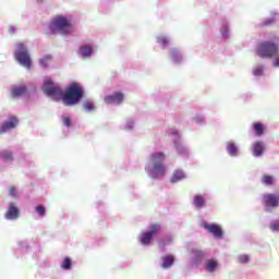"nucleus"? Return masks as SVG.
Listing matches in <instances>:
<instances>
[{
    "mask_svg": "<svg viewBox=\"0 0 279 279\" xmlns=\"http://www.w3.org/2000/svg\"><path fill=\"white\" fill-rule=\"evenodd\" d=\"M83 108L84 110H86V112H93V110H95V104H93V101L87 100L83 104Z\"/></svg>",
    "mask_w": 279,
    "mask_h": 279,
    "instance_id": "nucleus-25",
    "label": "nucleus"
},
{
    "mask_svg": "<svg viewBox=\"0 0 279 279\" xmlns=\"http://www.w3.org/2000/svg\"><path fill=\"white\" fill-rule=\"evenodd\" d=\"M157 43L161 45L162 47H166V45H169V39L166 37H158Z\"/></svg>",
    "mask_w": 279,
    "mask_h": 279,
    "instance_id": "nucleus-30",
    "label": "nucleus"
},
{
    "mask_svg": "<svg viewBox=\"0 0 279 279\" xmlns=\"http://www.w3.org/2000/svg\"><path fill=\"white\" fill-rule=\"evenodd\" d=\"M19 215H20L19 208L14 206V203H11L5 214V219H19Z\"/></svg>",
    "mask_w": 279,
    "mask_h": 279,
    "instance_id": "nucleus-12",
    "label": "nucleus"
},
{
    "mask_svg": "<svg viewBox=\"0 0 279 279\" xmlns=\"http://www.w3.org/2000/svg\"><path fill=\"white\" fill-rule=\"evenodd\" d=\"M9 195H11V197H16V187L14 186L10 187Z\"/></svg>",
    "mask_w": 279,
    "mask_h": 279,
    "instance_id": "nucleus-35",
    "label": "nucleus"
},
{
    "mask_svg": "<svg viewBox=\"0 0 279 279\" xmlns=\"http://www.w3.org/2000/svg\"><path fill=\"white\" fill-rule=\"evenodd\" d=\"M193 205L195 206V208H204L206 206V199L204 198V196L197 194L194 196V201H193Z\"/></svg>",
    "mask_w": 279,
    "mask_h": 279,
    "instance_id": "nucleus-15",
    "label": "nucleus"
},
{
    "mask_svg": "<svg viewBox=\"0 0 279 279\" xmlns=\"http://www.w3.org/2000/svg\"><path fill=\"white\" fill-rule=\"evenodd\" d=\"M125 96L121 92H114L105 98L106 104H122Z\"/></svg>",
    "mask_w": 279,
    "mask_h": 279,
    "instance_id": "nucleus-11",
    "label": "nucleus"
},
{
    "mask_svg": "<svg viewBox=\"0 0 279 279\" xmlns=\"http://www.w3.org/2000/svg\"><path fill=\"white\" fill-rule=\"evenodd\" d=\"M80 54L82 58H90L93 56V48L90 46H82L80 48Z\"/></svg>",
    "mask_w": 279,
    "mask_h": 279,
    "instance_id": "nucleus-17",
    "label": "nucleus"
},
{
    "mask_svg": "<svg viewBox=\"0 0 279 279\" xmlns=\"http://www.w3.org/2000/svg\"><path fill=\"white\" fill-rule=\"evenodd\" d=\"M263 202L266 208H278L279 206V198L276 194H264Z\"/></svg>",
    "mask_w": 279,
    "mask_h": 279,
    "instance_id": "nucleus-9",
    "label": "nucleus"
},
{
    "mask_svg": "<svg viewBox=\"0 0 279 279\" xmlns=\"http://www.w3.org/2000/svg\"><path fill=\"white\" fill-rule=\"evenodd\" d=\"M265 151V144L263 142H255L253 144V156L258 157Z\"/></svg>",
    "mask_w": 279,
    "mask_h": 279,
    "instance_id": "nucleus-13",
    "label": "nucleus"
},
{
    "mask_svg": "<svg viewBox=\"0 0 279 279\" xmlns=\"http://www.w3.org/2000/svg\"><path fill=\"white\" fill-rule=\"evenodd\" d=\"M239 263H241L242 265H245V263H250V256L247 255H240L238 257Z\"/></svg>",
    "mask_w": 279,
    "mask_h": 279,
    "instance_id": "nucleus-29",
    "label": "nucleus"
},
{
    "mask_svg": "<svg viewBox=\"0 0 279 279\" xmlns=\"http://www.w3.org/2000/svg\"><path fill=\"white\" fill-rule=\"evenodd\" d=\"M253 129L257 136H263V134H265V125L260 122L253 123Z\"/></svg>",
    "mask_w": 279,
    "mask_h": 279,
    "instance_id": "nucleus-19",
    "label": "nucleus"
},
{
    "mask_svg": "<svg viewBox=\"0 0 279 279\" xmlns=\"http://www.w3.org/2000/svg\"><path fill=\"white\" fill-rule=\"evenodd\" d=\"M12 97H23L27 93L25 85L15 86L12 88Z\"/></svg>",
    "mask_w": 279,
    "mask_h": 279,
    "instance_id": "nucleus-14",
    "label": "nucleus"
},
{
    "mask_svg": "<svg viewBox=\"0 0 279 279\" xmlns=\"http://www.w3.org/2000/svg\"><path fill=\"white\" fill-rule=\"evenodd\" d=\"M71 27H73V24H71L69 19L64 15H57L49 24L48 29L49 34H56L57 32L59 34H69Z\"/></svg>",
    "mask_w": 279,
    "mask_h": 279,
    "instance_id": "nucleus-3",
    "label": "nucleus"
},
{
    "mask_svg": "<svg viewBox=\"0 0 279 279\" xmlns=\"http://www.w3.org/2000/svg\"><path fill=\"white\" fill-rule=\"evenodd\" d=\"M43 90L45 95L52 97V99H60L62 97V88L49 77L44 80Z\"/></svg>",
    "mask_w": 279,
    "mask_h": 279,
    "instance_id": "nucleus-5",
    "label": "nucleus"
},
{
    "mask_svg": "<svg viewBox=\"0 0 279 279\" xmlns=\"http://www.w3.org/2000/svg\"><path fill=\"white\" fill-rule=\"evenodd\" d=\"M278 44L274 41H262L256 47V53L259 58L271 59L278 56Z\"/></svg>",
    "mask_w": 279,
    "mask_h": 279,
    "instance_id": "nucleus-4",
    "label": "nucleus"
},
{
    "mask_svg": "<svg viewBox=\"0 0 279 279\" xmlns=\"http://www.w3.org/2000/svg\"><path fill=\"white\" fill-rule=\"evenodd\" d=\"M253 75H263V68H256L254 71H253Z\"/></svg>",
    "mask_w": 279,
    "mask_h": 279,
    "instance_id": "nucleus-34",
    "label": "nucleus"
},
{
    "mask_svg": "<svg viewBox=\"0 0 279 279\" xmlns=\"http://www.w3.org/2000/svg\"><path fill=\"white\" fill-rule=\"evenodd\" d=\"M223 31H225V32H228V26H223Z\"/></svg>",
    "mask_w": 279,
    "mask_h": 279,
    "instance_id": "nucleus-37",
    "label": "nucleus"
},
{
    "mask_svg": "<svg viewBox=\"0 0 279 279\" xmlns=\"http://www.w3.org/2000/svg\"><path fill=\"white\" fill-rule=\"evenodd\" d=\"M52 57L50 54L45 56L43 59H40V64L44 66V69H47L49 66V62H51Z\"/></svg>",
    "mask_w": 279,
    "mask_h": 279,
    "instance_id": "nucleus-24",
    "label": "nucleus"
},
{
    "mask_svg": "<svg viewBox=\"0 0 279 279\" xmlns=\"http://www.w3.org/2000/svg\"><path fill=\"white\" fill-rule=\"evenodd\" d=\"M71 124H72L71 118L64 117L63 118V125H65V128H71Z\"/></svg>",
    "mask_w": 279,
    "mask_h": 279,
    "instance_id": "nucleus-33",
    "label": "nucleus"
},
{
    "mask_svg": "<svg viewBox=\"0 0 279 279\" xmlns=\"http://www.w3.org/2000/svg\"><path fill=\"white\" fill-rule=\"evenodd\" d=\"M217 260H214V259H209L207 263H206V269L207 271H215V269H217Z\"/></svg>",
    "mask_w": 279,
    "mask_h": 279,
    "instance_id": "nucleus-23",
    "label": "nucleus"
},
{
    "mask_svg": "<svg viewBox=\"0 0 279 279\" xmlns=\"http://www.w3.org/2000/svg\"><path fill=\"white\" fill-rule=\"evenodd\" d=\"M16 125H19V119H16V117H11L0 126V134H5V132L10 130H14Z\"/></svg>",
    "mask_w": 279,
    "mask_h": 279,
    "instance_id": "nucleus-10",
    "label": "nucleus"
},
{
    "mask_svg": "<svg viewBox=\"0 0 279 279\" xmlns=\"http://www.w3.org/2000/svg\"><path fill=\"white\" fill-rule=\"evenodd\" d=\"M170 56L174 62H179V60H182V56H180V51L175 48L170 49Z\"/></svg>",
    "mask_w": 279,
    "mask_h": 279,
    "instance_id": "nucleus-21",
    "label": "nucleus"
},
{
    "mask_svg": "<svg viewBox=\"0 0 279 279\" xmlns=\"http://www.w3.org/2000/svg\"><path fill=\"white\" fill-rule=\"evenodd\" d=\"M227 150L229 156H236V154H239V148H236V145L232 142L227 143Z\"/></svg>",
    "mask_w": 279,
    "mask_h": 279,
    "instance_id": "nucleus-20",
    "label": "nucleus"
},
{
    "mask_svg": "<svg viewBox=\"0 0 279 279\" xmlns=\"http://www.w3.org/2000/svg\"><path fill=\"white\" fill-rule=\"evenodd\" d=\"M165 153H153L150 155L149 160L153 167H146V171L151 173L154 180H158V178H165V173H167V168L165 167Z\"/></svg>",
    "mask_w": 279,
    "mask_h": 279,
    "instance_id": "nucleus-2",
    "label": "nucleus"
},
{
    "mask_svg": "<svg viewBox=\"0 0 279 279\" xmlns=\"http://www.w3.org/2000/svg\"><path fill=\"white\" fill-rule=\"evenodd\" d=\"M174 262H175V258L173 257V255L165 256V257H162L161 267L163 269H169V267H171V265H173Z\"/></svg>",
    "mask_w": 279,
    "mask_h": 279,
    "instance_id": "nucleus-16",
    "label": "nucleus"
},
{
    "mask_svg": "<svg viewBox=\"0 0 279 279\" xmlns=\"http://www.w3.org/2000/svg\"><path fill=\"white\" fill-rule=\"evenodd\" d=\"M65 106H77L84 99V87L80 83H71L60 97Z\"/></svg>",
    "mask_w": 279,
    "mask_h": 279,
    "instance_id": "nucleus-1",
    "label": "nucleus"
},
{
    "mask_svg": "<svg viewBox=\"0 0 279 279\" xmlns=\"http://www.w3.org/2000/svg\"><path fill=\"white\" fill-rule=\"evenodd\" d=\"M184 171L182 170H175L171 177L172 184H175V182H180V180H184Z\"/></svg>",
    "mask_w": 279,
    "mask_h": 279,
    "instance_id": "nucleus-18",
    "label": "nucleus"
},
{
    "mask_svg": "<svg viewBox=\"0 0 279 279\" xmlns=\"http://www.w3.org/2000/svg\"><path fill=\"white\" fill-rule=\"evenodd\" d=\"M203 228L209 232V234H213L216 236V239H221L223 236V230L221 229V226L219 225H210L208 222L203 223Z\"/></svg>",
    "mask_w": 279,
    "mask_h": 279,
    "instance_id": "nucleus-8",
    "label": "nucleus"
},
{
    "mask_svg": "<svg viewBox=\"0 0 279 279\" xmlns=\"http://www.w3.org/2000/svg\"><path fill=\"white\" fill-rule=\"evenodd\" d=\"M0 158H2L3 160H9V161L14 160L12 151H10V150L0 151Z\"/></svg>",
    "mask_w": 279,
    "mask_h": 279,
    "instance_id": "nucleus-22",
    "label": "nucleus"
},
{
    "mask_svg": "<svg viewBox=\"0 0 279 279\" xmlns=\"http://www.w3.org/2000/svg\"><path fill=\"white\" fill-rule=\"evenodd\" d=\"M15 59L22 66L26 69H32V58L29 57V52L25 49V45L22 43L17 44V51H15Z\"/></svg>",
    "mask_w": 279,
    "mask_h": 279,
    "instance_id": "nucleus-6",
    "label": "nucleus"
},
{
    "mask_svg": "<svg viewBox=\"0 0 279 279\" xmlns=\"http://www.w3.org/2000/svg\"><path fill=\"white\" fill-rule=\"evenodd\" d=\"M72 267V262H71V258L70 257H65L61 264V268L62 269H65V270H69L71 269Z\"/></svg>",
    "mask_w": 279,
    "mask_h": 279,
    "instance_id": "nucleus-26",
    "label": "nucleus"
},
{
    "mask_svg": "<svg viewBox=\"0 0 279 279\" xmlns=\"http://www.w3.org/2000/svg\"><path fill=\"white\" fill-rule=\"evenodd\" d=\"M36 213H38V215L40 217H45V206L43 205H38L36 208H35Z\"/></svg>",
    "mask_w": 279,
    "mask_h": 279,
    "instance_id": "nucleus-31",
    "label": "nucleus"
},
{
    "mask_svg": "<svg viewBox=\"0 0 279 279\" xmlns=\"http://www.w3.org/2000/svg\"><path fill=\"white\" fill-rule=\"evenodd\" d=\"M270 230H271V232H278V230H279V220H276L270 225Z\"/></svg>",
    "mask_w": 279,
    "mask_h": 279,
    "instance_id": "nucleus-32",
    "label": "nucleus"
},
{
    "mask_svg": "<svg viewBox=\"0 0 279 279\" xmlns=\"http://www.w3.org/2000/svg\"><path fill=\"white\" fill-rule=\"evenodd\" d=\"M274 66H276V68L279 66V56H278V53H277V56H275Z\"/></svg>",
    "mask_w": 279,
    "mask_h": 279,
    "instance_id": "nucleus-36",
    "label": "nucleus"
},
{
    "mask_svg": "<svg viewBox=\"0 0 279 279\" xmlns=\"http://www.w3.org/2000/svg\"><path fill=\"white\" fill-rule=\"evenodd\" d=\"M193 255L195 260H202V258H204V252L199 250H194Z\"/></svg>",
    "mask_w": 279,
    "mask_h": 279,
    "instance_id": "nucleus-28",
    "label": "nucleus"
},
{
    "mask_svg": "<svg viewBox=\"0 0 279 279\" xmlns=\"http://www.w3.org/2000/svg\"><path fill=\"white\" fill-rule=\"evenodd\" d=\"M262 182H263V184H266V186H271V184H274V177H271V175H264L262 178Z\"/></svg>",
    "mask_w": 279,
    "mask_h": 279,
    "instance_id": "nucleus-27",
    "label": "nucleus"
},
{
    "mask_svg": "<svg viewBox=\"0 0 279 279\" xmlns=\"http://www.w3.org/2000/svg\"><path fill=\"white\" fill-rule=\"evenodd\" d=\"M158 232H160V225L158 223L150 225V230L142 233L140 238V242L142 243V245H150L151 240L154 239V235L158 234Z\"/></svg>",
    "mask_w": 279,
    "mask_h": 279,
    "instance_id": "nucleus-7",
    "label": "nucleus"
}]
</instances>
